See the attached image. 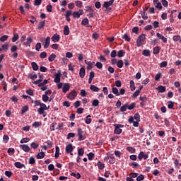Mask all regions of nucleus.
I'll return each instance as SVG.
<instances>
[{"label":"nucleus","mask_w":181,"mask_h":181,"mask_svg":"<svg viewBox=\"0 0 181 181\" xmlns=\"http://www.w3.org/2000/svg\"><path fill=\"white\" fill-rule=\"evenodd\" d=\"M35 104V107H39L40 108H38L37 110V112L38 114H40V115H42V117H46V115H47V113H46V110H49V108H50V105L47 106L46 104L45 103H41L40 100H35L34 102Z\"/></svg>","instance_id":"f257e3e1"},{"label":"nucleus","mask_w":181,"mask_h":181,"mask_svg":"<svg viewBox=\"0 0 181 181\" xmlns=\"http://www.w3.org/2000/svg\"><path fill=\"white\" fill-rule=\"evenodd\" d=\"M145 34H141V35L139 36L136 40V45L138 47H141L142 45H144V42H145Z\"/></svg>","instance_id":"f03ea898"},{"label":"nucleus","mask_w":181,"mask_h":181,"mask_svg":"<svg viewBox=\"0 0 181 181\" xmlns=\"http://www.w3.org/2000/svg\"><path fill=\"white\" fill-rule=\"evenodd\" d=\"M115 134H116V135H119L122 133V129L121 128H124V125L115 124Z\"/></svg>","instance_id":"7ed1b4c3"},{"label":"nucleus","mask_w":181,"mask_h":181,"mask_svg":"<svg viewBox=\"0 0 181 181\" xmlns=\"http://www.w3.org/2000/svg\"><path fill=\"white\" fill-rule=\"evenodd\" d=\"M76 97H77V92L76 91V90H72L69 93L67 98H69V100H71L72 101V100H74V98H76Z\"/></svg>","instance_id":"20e7f679"},{"label":"nucleus","mask_w":181,"mask_h":181,"mask_svg":"<svg viewBox=\"0 0 181 181\" xmlns=\"http://www.w3.org/2000/svg\"><path fill=\"white\" fill-rule=\"evenodd\" d=\"M149 158V155L145 154L144 151H141L139 154L138 155V159L139 160H142V159L146 160Z\"/></svg>","instance_id":"39448f33"},{"label":"nucleus","mask_w":181,"mask_h":181,"mask_svg":"<svg viewBox=\"0 0 181 181\" xmlns=\"http://www.w3.org/2000/svg\"><path fill=\"white\" fill-rule=\"evenodd\" d=\"M60 77H62V71L59 70L58 72L54 74V83H60Z\"/></svg>","instance_id":"423d86ee"},{"label":"nucleus","mask_w":181,"mask_h":181,"mask_svg":"<svg viewBox=\"0 0 181 181\" xmlns=\"http://www.w3.org/2000/svg\"><path fill=\"white\" fill-rule=\"evenodd\" d=\"M78 136L79 141H84L86 139V136L83 135V130L81 129H78Z\"/></svg>","instance_id":"0eeeda50"},{"label":"nucleus","mask_w":181,"mask_h":181,"mask_svg":"<svg viewBox=\"0 0 181 181\" xmlns=\"http://www.w3.org/2000/svg\"><path fill=\"white\" fill-rule=\"evenodd\" d=\"M32 42H33V39L32 38V37H28L26 38L25 41L23 42V45L30 47V43H32Z\"/></svg>","instance_id":"6e6552de"},{"label":"nucleus","mask_w":181,"mask_h":181,"mask_svg":"<svg viewBox=\"0 0 181 181\" xmlns=\"http://www.w3.org/2000/svg\"><path fill=\"white\" fill-rule=\"evenodd\" d=\"M66 153H71V155H73V150H74V148H73V144H68L66 146Z\"/></svg>","instance_id":"1a4fd4ad"},{"label":"nucleus","mask_w":181,"mask_h":181,"mask_svg":"<svg viewBox=\"0 0 181 181\" xmlns=\"http://www.w3.org/2000/svg\"><path fill=\"white\" fill-rule=\"evenodd\" d=\"M156 36L160 39V40H162L163 43H168V38L165 37V36L162 35V34L157 33Z\"/></svg>","instance_id":"9d476101"},{"label":"nucleus","mask_w":181,"mask_h":181,"mask_svg":"<svg viewBox=\"0 0 181 181\" xmlns=\"http://www.w3.org/2000/svg\"><path fill=\"white\" fill-rule=\"evenodd\" d=\"M70 90V83H65L62 87V93H66L67 91Z\"/></svg>","instance_id":"9b49d317"},{"label":"nucleus","mask_w":181,"mask_h":181,"mask_svg":"<svg viewBox=\"0 0 181 181\" xmlns=\"http://www.w3.org/2000/svg\"><path fill=\"white\" fill-rule=\"evenodd\" d=\"M83 13V10L80 9L78 11H74L72 15L74 18H80Z\"/></svg>","instance_id":"f8f14e48"},{"label":"nucleus","mask_w":181,"mask_h":181,"mask_svg":"<svg viewBox=\"0 0 181 181\" xmlns=\"http://www.w3.org/2000/svg\"><path fill=\"white\" fill-rule=\"evenodd\" d=\"M52 40L54 42V43H57L59 40H60V35L59 34L55 33L52 37Z\"/></svg>","instance_id":"ddd939ff"},{"label":"nucleus","mask_w":181,"mask_h":181,"mask_svg":"<svg viewBox=\"0 0 181 181\" xmlns=\"http://www.w3.org/2000/svg\"><path fill=\"white\" fill-rule=\"evenodd\" d=\"M114 4V0H110L109 1H105L103 4V8H106V9H108L111 5Z\"/></svg>","instance_id":"4468645a"},{"label":"nucleus","mask_w":181,"mask_h":181,"mask_svg":"<svg viewBox=\"0 0 181 181\" xmlns=\"http://www.w3.org/2000/svg\"><path fill=\"white\" fill-rule=\"evenodd\" d=\"M86 12H88V16L89 18H93L94 17V10L93 8H91V7H88V8L86 9Z\"/></svg>","instance_id":"2eb2a0df"},{"label":"nucleus","mask_w":181,"mask_h":181,"mask_svg":"<svg viewBox=\"0 0 181 181\" xmlns=\"http://www.w3.org/2000/svg\"><path fill=\"white\" fill-rule=\"evenodd\" d=\"M79 76L81 78H84V76H86V69L84 67L80 69Z\"/></svg>","instance_id":"dca6fc26"},{"label":"nucleus","mask_w":181,"mask_h":181,"mask_svg":"<svg viewBox=\"0 0 181 181\" xmlns=\"http://www.w3.org/2000/svg\"><path fill=\"white\" fill-rule=\"evenodd\" d=\"M153 4H154V6H156V8H157L158 9H162V4H160V2H159V1L154 0Z\"/></svg>","instance_id":"f3484780"},{"label":"nucleus","mask_w":181,"mask_h":181,"mask_svg":"<svg viewBox=\"0 0 181 181\" xmlns=\"http://www.w3.org/2000/svg\"><path fill=\"white\" fill-rule=\"evenodd\" d=\"M21 148L24 151V152H29V151H30V148H29V146L26 144L21 145Z\"/></svg>","instance_id":"a211bd4d"},{"label":"nucleus","mask_w":181,"mask_h":181,"mask_svg":"<svg viewBox=\"0 0 181 181\" xmlns=\"http://www.w3.org/2000/svg\"><path fill=\"white\" fill-rule=\"evenodd\" d=\"M50 45V37H47L45 40V44L44 45V49H47Z\"/></svg>","instance_id":"6ab92c4d"},{"label":"nucleus","mask_w":181,"mask_h":181,"mask_svg":"<svg viewBox=\"0 0 181 181\" xmlns=\"http://www.w3.org/2000/svg\"><path fill=\"white\" fill-rule=\"evenodd\" d=\"M156 90H158V93H165L166 91V87L159 86L158 88H156Z\"/></svg>","instance_id":"aec40b11"},{"label":"nucleus","mask_w":181,"mask_h":181,"mask_svg":"<svg viewBox=\"0 0 181 181\" xmlns=\"http://www.w3.org/2000/svg\"><path fill=\"white\" fill-rule=\"evenodd\" d=\"M14 166H16V168H18V169H22V168H25V165L21 163L20 162H16L14 163Z\"/></svg>","instance_id":"412c9836"},{"label":"nucleus","mask_w":181,"mask_h":181,"mask_svg":"<svg viewBox=\"0 0 181 181\" xmlns=\"http://www.w3.org/2000/svg\"><path fill=\"white\" fill-rule=\"evenodd\" d=\"M90 89L92 90V91H95V93H98L99 90H100V88L94 86V85H90Z\"/></svg>","instance_id":"4be33fe9"},{"label":"nucleus","mask_w":181,"mask_h":181,"mask_svg":"<svg viewBox=\"0 0 181 181\" xmlns=\"http://www.w3.org/2000/svg\"><path fill=\"white\" fill-rule=\"evenodd\" d=\"M128 109V103H125L120 107L121 112H125Z\"/></svg>","instance_id":"5701e85b"},{"label":"nucleus","mask_w":181,"mask_h":181,"mask_svg":"<svg viewBox=\"0 0 181 181\" xmlns=\"http://www.w3.org/2000/svg\"><path fill=\"white\" fill-rule=\"evenodd\" d=\"M31 66L34 71H37V70H39V66H37V64H36V62H33L31 64Z\"/></svg>","instance_id":"b1692460"},{"label":"nucleus","mask_w":181,"mask_h":181,"mask_svg":"<svg viewBox=\"0 0 181 181\" xmlns=\"http://www.w3.org/2000/svg\"><path fill=\"white\" fill-rule=\"evenodd\" d=\"M85 63L87 64L88 70H91V69H93V63H91V62H87V60H85Z\"/></svg>","instance_id":"393cba45"},{"label":"nucleus","mask_w":181,"mask_h":181,"mask_svg":"<svg viewBox=\"0 0 181 181\" xmlns=\"http://www.w3.org/2000/svg\"><path fill=\"white\" fill-rule=\"evenodd\" d=\"M60 155V148H59V146H56L55 147V158H59Z\"/></svg>","instance_id":"a878e982"},{"label":"nucleus","mask_w":181,"mask_h":181,"mask_svg":"<svg viewBox=\"0 0 181 181\" xmlns=\"http://www.w3.org/2000/svg\"><path fill=\"white\" fill-rule=\"evenodd\" d=\"M28 111H29V106L25 105L21 109V114H25Z\"/></svg>","instance_id":"bb28decb"},{"label":"nucleus","mask_w":181,"mask_h":181,"mask_svg":"<svg viewBox=\"0 0 181 181\" xmlns=\"http://www.w3.org/2000/svg\"><path fill=\"white\" fill-rule=\"evenodd\" d=\"M45 158V152L41 151L37 155V159H43Z\"/></svg>","instance_id":"cd10ccee"},{"label":"nucleus","mask_w":181,"mask_h":181,"mask_svg":"<svg viewBox=\"0 0 181 181\" xmlns=\"http://www.w3.org/2000/svg\"><path fill=\"white\" fill-rule=\"evenodd\" d=\"M112 92L113 93V94H115V95H117V97H118V95H119V91L118 90V88H112Z\"/></svg>","instance_id":"c85d7f7f"},{"label":"nucleus","mask_w":181,"mask_h":181,"mask_svg":"<svg viewBox=\"0 0 181 181\" xmlns=\"http://www.w3.org/2000/svg\"><path fill=\"white\" fill-rule=\"evenodd\" d=\"M33 127H34V128H39V127H42V122H35L33 124Z\"/></svg>","instance_id":"c756f323"},{"label":"nucleus","mask_w":181,"mask_h":181,"mask_svg":"<svg viewBox=\"0 0 181 181\" xmlns=\"http://www.w3.org/2000/svg\"><path fill=\"white\" fill-rule=\"evenodd\" d=\"M69 33H70V29L68 25H66L64 28V34L67 35Z\"/></svg>","instance_id":"7c9ffc66"},{"label":"nucleus","mask_w":181,"mask_h":181,"mask_svg":"<svg viewBox=\"0 0 181 181\" xmlns=\"http://www.w3.org/2000/svg\"><path fill=\"white\" fill-rule=\"evenodd\" d=\"M71 176H74V177H76V179H80L81 177V175L78 173H71Z\"/></svg>","instance_id":"2f4dec72"},{"label":"nucleus","mask_w":181,"mask_h":181,"mask_svg":"<svg viewBox=\"0 0 181 181\" xmlns=\"http://www.w3.org/2000/svg\"><path fill=\"white\" fill-rule=\"evenodd\" d=\"M143 55L148 57V56H151V52L149 51V49H144L143 51Z\"/></svg>","instance_id":"473e14b6"},{"label":"nucleus","mask_w":181,"mask_h":181,"mask_svg":"<svg viewBox=\"0 0 181 181\" xmlns=\"http://www.w3.org/2000/svg\"><path fill=\"white\" fill-rule=\"evenodd\" d=\"M124 54H125V51L119 50L117 52V57H124Z\"/></svg>","instance_id":"72a5a7b5"},{"label":"nucleus","mask_w":181,"mask_h":181,"mask_svg":"<svg viewBox=\"0 0 181 181\" xmlns=\"http://www.w3.org/2000/svg\"><path fill=\"white\" fill-rule=\"evenodd\" d=\"M130 90L132 91H134V90H135V83L134 82V81H130Z\"/></svg>","instance_id":"f704fd0d"},{"label":"nucleus","mask_w":181,"mask_h":181,"mask_svg":"<svg viewBox=\"0 0 181 181\" xmlns=\"http://www.w3.org/2000/svg\"><path fill=\"white\" fill-rule=\"evenodd\" d=\"M98 169L103 170L104 169V168H105V165L104 164H103V163H101L100 161L98 162Z\"/></svg>","instance_id":"c9c22d12"},{"label":"nucleus","mask_w":181,"mask_h":181,"mask_svg":"<svg viewBox=\"0 0 181 181\" xmlns=\"http://www.w3.org/2000/svg\"><path fill=\"white\" fill-rule=\"evenodd\" d=\"M56 59V54H52L48 58L49 62H54V59Z\"/></svg>","instance_id":"e433bc0d"},{"label":"nucleus","mask_w":181,"mask_h":181,"mask_svg":"<svg viewBox=\"0 0 181 181\" xmlns=\"http://www.w3.org/2000/svg\"><path fill=\"white\" fill-rule=\"evenodd\" d=\"M56 128H57V123H52L50 127L51 131H56L57 129Z\"/></svg>","instance_id":"4c0bfd02"},{"label":"nucleus","mask_w":181,"mask_h":181,"mask_svg":"<svg viewBox=\"0 0 181 181\" xmlns=\"http://www.w3.org/2000/svg\"><path fill=\"white\" fill-rule=\"evenodd\" d=\"M117 66L119 67V69H122V66H124V62H122V60H119L117 62Z\"/></svg>","instance_id":"58836bf2"},{"label":"nucleus","mask_w":181,"mask_h":181,"mask_svg":"<svg viewBox=\"0 0 181 181\" xmlns=\"http://www.w3.org/2000/svg\"><path fill=\"white\" fill-rule=\"evenodd\" d=\"M146 11H148V8H146V10H144L143 13H141V16L143 18V19H148V14H146L145 12H146Z\"/></svg>","instance_id":"ea45409f"},{"label":"nucleus","mask_w":181,"mask_h":181,"mask_svg":"<svg viewBox=\"0 0 181 181\" xmlns=\"http://www.w3.org/2000/svg\"><path fill=\"white\" fill-rule=\"evenodd\" d=\"M45 21L40 22L38 25V29H43V28H45Z\"/></svg>","instance_id":"a19ab883"},{"label":"nucleus","mask_w":181,"mask_h":181,"mask_svg":"<svg viewBox=\"0 0 181 181\" xmlns=\"http://www.w3.org/2000/svg\"><path fill=\"white\" fill-rule=\"evenodd\" d=\"M38 87H40L42 91H45V90H47V86H45L43 83H40L38 85Z\"/></svg>","instance_id":"79ce46f5"},{"label":"nucleus","mask_w":181,"mask_h":181,"mask_svg":"<svg viewBox=\"0 0 181 181\" xmlns=\"http://www.w3.org/2000/svg\"><path fill=\"white\" fill-rule=\"evenodd\" d=\"M159 52H160V48H159V47H156L153 48L154 54H158Z\"/></svg>","instance_id":"37998d69"},{"label":"nucleus","mask_w":181,"mask_h":181,"mask_svg":"<svg viewBox=\"0 0 181 181\" xmlns=\"http://www.w3.org/2000/svg\"><path fill=\"white\" fill-rule=\"evenodd\" d=\"M8 141H9V136L8 135H4L3 136V142H4V144H8Z\"/></svg>","instance_id":"c03bdc74"},{"label":"nucleus","mask_w":181,"mask_h":181,"mask_svg":"<svg viewBox=\"0 0 181 181\" xmlns=\"http://www.w3.org/2000/svg\"><path fill=\"white\" fill-rule=\"evenodd\" d=\"M173 40H174V42H180L181 37L180 35H174L173 37Z\"/></svg>","instance_id":"a18cd8bd"},{"label":"nucleus","mask_w":181,"mask_h":181,"mask_svg":"<svg viewBox=\"0 0 181 181\" xmlns=\"http://www.w3.org/2000/svg\"><path fill=\"white\" fill-rule=\"evenodd\" d=\"M40 49H42V44H40V42H37L35 45V50H37V52H39Z\"/></svg>","instance_id":"49530a36"},{"label":"nucleus","mask_w":181,"mask_h":181,"mask_svg":"<svg viewBox=\"0 0 181 181\" xmlns=\"http://www.w3.org/2000/svg\"><path fill=\"white\" fill-rule=\"evenodd\" d=\"M122 39H124L126 42H129L131 40V37H129L127 34L122 35Z\"/></svg>","instance_id":"de8ad7c7"},{"label":"nucleus","mask_w":181,"mask_h":181,"mask_svg":"<svg viewBox=\"0 0 181 181\" xmlns=\"http://www.w3.org/2000/svg\"><path fill=\"white\" fill-rule=\"evenodd\" d=\"M75 4L76 6H78V8H83V2H81V1H76Z\"/></svg>","instance_id":"09e8293b"},{"label":"nucleus","mask_w":181,"mask_h":181,"mask_svg":"<svg viewBox=\"0 0 181 181\" xmlns=\"http://www.w3.org/2000/svg\"><path fill=\"white\" fill-rule=\"evenodd\" d=\"M100 104V101L98 100L95 99L93 101L92 105L93 107H98V105Z\"/></svg>","instance_id":"8fccbe9b"},{"label":"nucleus","mask_w":181,"mask_h":181,"mask_svg":"<svg viewBox=\"0 0 181 181\" xmlns=\"http://www.w3.org/2000/svg\"><path fill=\"white\" fill-rule=\"evenodd\" d=\"M29 141H30V139L29 138H24L23 139L21 140V144H26L28 142H29Z\"/></svg>","instance_id":"3c124183"},{"label":"nucleus","mask_w":181,"mask_h":181,"mask_svg":"<svg viewBox=\"0 0 181 181\" xmlns=\"http://www.w3.org/2000/svg\"><path fill=\"white\" fill-rule=\"evenodd\" d=\"M47 57V54L45 52H42L40 54V59H46Z\"/></svg>","instance_id":"603ef678"},{"label":"nucleus","mask_w":181,"mask_h":181,"mask_svg":"<svg viewBox=\"0 0 181 181\" xmlns=\"http://www.w3.org/2000/svg\"><path fill=\"white\" fill-rule=\"evenodd\" d=\"M42 101H44V103H47V101L49 100V96H47V95H42Z\"/></svg>","instance_id":"864d4df0"},{"label":"nucleus","mask_w":181,"mask_h":181,"mask_svg":"<svg viewBox=\"0 0 181 181\" xmlns=\"http://www.w3.org/2000/svg\"><path fill=\"white\" fill-rule=\"evenodd\" d=\"M18 39H19V35L14 34V35L12 38V42H16V40H18Z\"/></svg>","instance_id":"5fc2aeb1"},{"label":"nucleus","mask_w":181,"mask_h":181,"mask_svg":"<svg viewBox=\"0 0 181 181\" xmlns=\"http://www.w3.org/2000/svg\"><path fill=\"white\" fill-rule=\"evenodd\" d=\"M8 40V35H3L0 37V42H5Z\"/></svg>","instance_id":"6e6d98bb"},{"label":"nucleus","mask_w":181,"mask_h":181,"mask_svg":"<svg viewBox=\"0 0 181 181\" xmlns=\"http://www.w3.org/2000/svg\"><path fill=\"white\" fill-rule=\"evenodd\" d=\"M78 156H83L84 155V149L80 148L78 151Z\"/></svg>","instance_id":"4d7b16f0"},{"label":"nucleus","mask_w":181,"mask_h":181,"mask_svg":"<svg viewBox=\"0 0 181 181\" xmlns=\"http://www.w3.org/2000/svg\"><path fill=\"white\" fill-rule=\"evenodd\" d=\"M135 105H136V104H135V103H132L130 105H128L127 110H134V108H135Z\"/></svg>","instance_id":"13d9d810"},{"label":"nucleus","mask_w":181,"mask_h":181,"mask_svg":"<svg viewBox=\"0 0 181 181\" xmlns=\"http://www.w3.org/2000/svg\"><path fill=\"white\" fill-rule=\"evenodd\" d=\"M141 93V90H136L134 93L133 94L132 97L133 98H136V97H138L139 95V93Z\"/></svg>","instance_id":"bf43d9fd"},{"label":"nucleus","mask_w":181,"mask_h":181,"mask_svg":"<svg viewBox=\"0 0 181 181\" xmlns=\"http://www.w3.org/2000/svg\"><path fill=\"white\" fill-rule=\"evenodd\" d=\"M16 50H18V47L16 45H13L11 47V52H12V53H15Z\"/></svg>","instance_id":"052dcab7"},{"label":"nucleus","mask_w":181,"mask_h":181,"mask_svg":"<svg viewBox=\"0 0 181 181\" xmlns=\"http://www.w3.org/2000/svg\"><path fill=\"white\" fill-rule=\"evenodd\" d=\"M134 119H136V121H141V117L139 116V113H136L134 115Z\"/></svg>","instance_id":"680f3d73"},{"label":"nucleus","mask_w":181,"mask_h":181,"mask_svg":"<svg viewBox=\"0 0 181 181\" xmlns=\"http://www.w3.org/2000/svg\"><path fill=\"white\" fill-rule=\"evenodd\" d=\"M144 179H145V177L144 176V175H140L136 177L137 181H142L144 180Z\"/></svg>","instance_id":"e2e57ef3"},{"label":"nucleus","mask_w":181,"mask_h":181,"mask_svg":"<svg viewBox=\"0 0 181 181\" xmlns=\"http://www.w3.org/2000/svg\"><path fill=\"white\" fill-rule=\"evenodd\" d=\"M81 97H86L87 95V92H86V90H81Z\"/></svg>","instance_id":"0e129e2a"},{"label":"nucleus","mask_w":181,"mask_h":181,"mask_svg":"<svg viewBox=\"0 0 181 181\" xmlns=\"http://www.w3.org/2000/svg\"><path fill=\"white\" fill-rule=\"evenodd\" d=\"M39 147V144L35 143V142H33L31 144V148H33V149H36L37 148Z\"/></svg>","instance_id":"69168bd1"},{"label":"nucleus","mask_w":181,"mask_h":181,"mask_svg":"<svg viewBox=\"0 0 181 181\" xmlns=\"http://www.w3.org/2000/svg\"><path fill=\"white\" fill-rule=\"evenodd\" d=\"M40 4H42V0H35V1H34V5L35 6H39V5H40Z\"/></svg>","instance_id":"338daca9"},{"label":"nucleus","mask_w":181,"mask_h":181,"mask_svg":"<svg viewBox=\"0 0 181 181\" xmlns=\"http://www.w3.org/2000/svg\"><path fill=\"white\" fill-rule=\"evenodd\" d=\"M173 103L172 101H169L168 103V107L170 110H171V108H173Z\"/></svg>","instance_id":"774afa93"}]
</instances>
